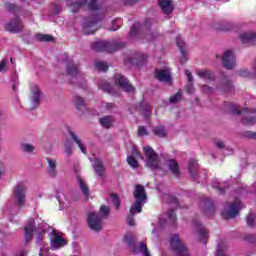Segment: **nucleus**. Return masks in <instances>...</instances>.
Here are the masks:
<instances>
[{"instance_id":"1","label":"nucleus","mask_w":256,"mask_h":256,"mask_svg":"<svg viewBox=\"0 0 256 256\" xmlns=\"http://www.w3.org/2000/svg\"><path fill=\"white\" fill-rule=\"evenodd\" d=\"M134 198L136 199L134 205L130 208V214L126 219V223L129 227H134L135 225V214L141 213L143 211V205L147 203V193H145V187L143 185L137 184L133 192Z\"/></svg>"},{"instance_id":"2","label":"nucleus","mask_w":256,"mask_h":256,"mask_svg":"<svg viewBox=\"0 0 256 256\" xmlns=\"http://www.w3.org/2000/svg\"><path fill=\"white\" fill-rule=\"evenodd\" d=\"M110 209L109 207L102 205L100 207V212H91L88 214V226L92 231L99 233L103 229V219L109 217Z\"/></svg>"},{"instance_id":"3","label":"nucleus","mask_w":256,"mask_h":256,"mask_svg":"<svg viewBox=\"0 0 256 256\" xmlns=\"http://www.w3.org/2000/svg\"><path fill=\"white\" fill-rule=\"evenodd\" d=\"M5 7L7 8V11L14 14V18L5 24V30L8 31V33H21L24 27L23 21H21V18L17 15V13L20 11L19 6L6 2Z\"/></svg>"},{"instance_id":"4","label":"nucleus","mask_w":256,"mask_h":256,"mask_svg":"<svg viewBox=\"0 0 256 256\" xmlns=\"http://www.w3.org/2000/svg\"><path fill=\"white\" fill-rule=\"evenodd\" d=\"M228 107L232 115H241L243 113L242 125H246L247 127L256 125V109L249 111V109L244 108L240 110L239 106L235 103H229Z\"/></svg>"},{"instance_id":"5","label":"nucleus","mask_w":256,"mask_h":256,"mask_svg":"<svg viewBox=\"0 0 256 256\" xmlns=\"http://www.w3.org/2000/svg\"><path fill=\"white\" fill-rule=\"evenodd\" d=\"M91 47L93 51H97V53H115V51H119V49H123V47H125V42L115 43L107 41H98L92 43Z\"/></svg>"},{"instance_id":"6","label":"nucleus","mask_w":256,"mask_h":256,"mask_svg":"<svg viewBox=\"0 0 256 256\" xmlns=\"http://www.w3.org/2000/svg\"><path fill=\"white\" fill-rule=\"evenodd\" d=\"M12 199L18 209L25 207V203H27V187L25 183L19 182L14 186Z\"/></svg>"},{"instance_id":"7","label":"nucleus","mask_w":256,"mask_h":256,"mask_svg":"<svg viewBox=\"0 0 256 256\" xmlns=\"http://www.w3.org/2000/svg\"><path fill=\"white\" fill-rule=\"evenodd\" d=\"M125 243H127L128 247H130L131 251L137 255V253H142L143 256H151L149 253V249L147 248V244L144 242H140L137 248V238L133 235H126L124 237Z\"/></svg>"},{"instance_id":"8","label":"nucleus","mask_w":256,"mask_h":256,"mask_svg":"<svg viewBox=\"0 0 256 256\" xmlns=\"http://www.w3.org/2000/svg\"><path fill=\"white\" fill-rule=\"evenodd\" d=\"M144 155L146 157V167L152 171L159 169V155L151 148V146H145L143 148Z\"/></svg>"},{"instance_id":"9","label":"nucleus","mask_w":256,"mask_h":256,"mask_svg":"<svg viewBox=\"0 0 256 256\" xmlns=\"http://www.w3.org/2000/svg\"><path fill=\"white\" fill-rule=\"evenodd\" d=\"M170 246L177 256H189L187 247L183 244V241L179 239V235L173 234L170 240Z\"/></svg>"},{"instance_id":"10","label":"nucleus","mask_w":256,"mask_h":256,"mask_svg":"<svg viewBox=\"0 0 256 256\" xmlns=\"http://www.w3.org/2000/svg\"><path fill=\"white\" fill-rule=\"evenodd\" d=\"M243 207L241 200L235 198V200L229 203V210L222 211L223 219H235L239 215V209Z\"/></svg>"},{"instance_id":"11","label":"nucleus","mask_w":256,"mask_h":256,"mask_svg":"<svg viewBox=\"0 0 256 256\" xmlns=\"http://www.w3.org/2000/svg\"><path fill=\"white\" fill-rule=\"evenodd\" d=\"M84 5H87L89 11H99L101 9V5L97 3V0H80L71 5L72 13H77L79 8L84 7Z\"/></svg>"},{"instance_id":"12","label":"nucleus","mask_w":256,"mask_h":256,"mask_svg":"<svg viewBox=\"0 0 256 256\" xmlns=\"http://www.w3.org/2000/svg\"><path fill=\"white\" fill-rule=\"evenodd\" d=\"M67 245V240L63 236L59 235L57 231H52V238L50 240V248L52 251H57V249H63Z\"/></svg>"},{"instance_id":"13","label":"nucleus","mask_w":256,"mask_h":256,"mask_svg":"<svg viewBox=\"0 0 256 256\" xmlns=\"http://www.w3.org/2000/svg\"><path fill=\"white\" fill-rule=\"evenodd\" d=\"M155 79L161 81L162 83H173V77L171 76V69H156L155 70Z\"/></svg>"},{"instance_id":"14","label":"nucleus","mask_w":256,"mask_h":256,"mask_svg":"<svg viewBox=\"0 0 256 256\" xmlns=\"http://www.w3.org/2000/svg\"><path fill=\"white\" fill-rule=\"evenodd\" d=\"M116 85H119L122 89H125L127 93H135V87L129 83V80L121 74L114 76Z\"/></svg>"},{"instance_id":"15","label":"nucleus","mask_w":256,"mask_h":256,"mask_svg":"<svg viewBox=\"0 0 256 256\" xmlns=\"http://www.w3.org/2000/svg\"><path fill=\"white\" fill-rule=\"evenodd\" d=\"M102 19L103 18L101 16L96 15L92 16L91 21H86L83 27L85 35H93L95 31H97L94 30L93 27H95V25H97Z\"/></svg>"},{"instance_id":"16","label":"nucleus","mask_w":256,"mask_h":256,"mask_svg":"<svg viewBox=\"0 0 256 256\" xmlns=\"http://www.w3.org/2000/svg\"><path fill=\"white\" fill-rule=\"evenodd\" d=\"M222 63L225 69L231 70L235 68V54H233V51L227 50L224 52L222 56Z\"/></svg>"},{"instance_id":"17","label":"nucleus","mask_w":256,"mask_h":256,"mask_svg":"<svg viewBox=\"0 0 256 256\" xmlns=\"http://www.w3.org/2000/svg\"><path fill=\"white\" fill-rule=\"evenodd\" d=\"M195 227L199 240L204 243V245H207V241L209 239V232L207 231V229H205V227H203V224L199 222L195 223Z\"/></svg>"},{"instance_id":"18","label":"nucleus","mask_w":256,"mask_h":256,"mask_svg":"<svg viewBox=\"0 0 256 256\" xmlns=\"http://www.w3.org/2000/svg\"><path fill=\"white\" fill-rule=\"evenodd\" d=\"M241 43L256 45V32H245L240 35Z\"/></svg>"},{"instance_id":"19","label":"nucleus","mask_w":256,"mask_h":256,"mask_svg":"<svg viewBox=\"0 0 256 256\" xmlns=\"http://www.w3.org/2000/svg\"><path fill=\"white\" fill-rule=\"evenodd\" d=\"M160 8L164 15H171L173 13V2L172 0H158Z\"/></svg>"},{"instance_id":"20","label":"nucleus","mask_w":256,"mask_h":256,"mask_svg":"<svg viewBox=\"0 0 256 256\" xmlns=\"http://www.w3.org/2000/svg\"><path fill=\"white\" fill-rule=\"evenodd\" d=\"M24 232H25V239L26 241H31L33 239V233H35V220L30 219L24 227Z\"/></svg>"},{"instance_id":"21","label":"nucleus","mask_w":256,"mask_h":256,"mask_svg":"<svg viewBox=\"0 0 256 256\" xmlns=\"http://www.w3.org/2000/svg\"><path fill=\"white\" fill-rule=\"evenodd\" d=\"M68 133H69L71 139L74 141V143H76V145H78L80 151L84 155H87V148L83 145V142L81 141V139H79V136H77V134H75V132L73 130H71V127H68Z\"/></svg>"},{"instance_id":"22","label":"nucleus","mask_w":256,"mask_h":256,"mask_svg":"<svg viewBox=\"0 0 256 256\" xmlns=\"http://www.w3.org/2000/svg\"><path fill=\"white\" fill-rule=\"evenodd\" d=\"M93 170L96 175H98V177H103V175H105V165L103 164V161H101V159H94Z\"/></svg>"},{"instance_id":"23","label":"nucleus","mask_w":256,"mask_h":256,"mask_svg":"<svg viewBox=\"0 0 256 256\" xmlns=\"http://www.w3.org/2000/svg\"><path fill=\"white\" fill-rule=\"evenodd\" d=\"M41 101V90L39 87L35 86L32 91V107L30 109H37L39 107V103Z\"/></svg>"},{"instance_id":"24","label":"nucleus","mask_w":256,"mask_h":256,"mask_svg":"<svg viewBox=\"0 0 256 256\" xmlns=\"http://www.w3.org/2000/svg\"><path fill=\"white\" fill-rule=\"evenodd\" d=\"M196 75H198L200 79H205L206 81H215V74L211 70L201 69L196 72Z\"/></svg>"},{"instance_id":"25","label":"nucleus","mask_w":256,"mask_h":256,"mask_svg":"<svg viewBox=\"0 0 256 256\" xmlns=\"http://www.w3.org/2000/svg\"><path fill=\"white\" fill-rule=\"evenodd\" d=\"M73 103H74L77 111H81L82 113H84V111H87V104L85 103V99H83V97L74 96Z\"/></svg>"},{"instance_id":"26","label":"nucleus","mask_w":256,"mask_h":256,"mask_svg":"<svg viewBox=\"0 0 256 256\" xmlns=\"http://www.w3.org/2000/svg\"><path fill=\"white\" fill-rule=\"evenodd\" d=\"M48 161V175L49 177L55 178L57 177V161L51 158L47 159Z\"/></svg>"},{"instance_id":"27","label":"nucleus","mask_w":256,"mask_h":256,"mask_svg":"<svg viewBox=\"0 0 256 256\" xmlns=\"http://www.w3.org/2000/svg\"><path fill=\"white\" fill-rule=\"evenodd\" d=\"M67 75L70 77H77L79 75V64H74L72 62H69L66 67Z\"/></svg>"},{"instance_id":"28","label":"nucleus","mask_w":256,"mask_h":256,"mask_svg":"<svg viewBox=\"0 0 256 256\" xmlns=\"http://www.w3.org/2000/svg\"><path fill=\"white\" fill-rule=\"evenodd\" d=\"M114 121L115 120L113 119V116H109V115L99 119V123L104 127V129H111V127H113Z\"/></svg>"},{"instance_id":"29","label":"nucleus","mask_w":256,"mask_h":256,"mask_svg":"<svg viewBox=\"0 0 256 256\" xmlns=\"http://www.w3.org/2000/svg\"><path fill=\"white\" fill-rule=\"evenodd\" d=\"M139 107H140V111H141L142 115H144V117L151 116V113L153 112V108L151 107V105H149V103L141 102L139 104Z\"/></svg>"},{"instance_id":"30","label":"nucleus","mask_w":256,"mask_h":256,"mask_svg":"<svg viewBox=\"0 0 256 256\" xmlns=\"http://www.w3.org/2000/svg\"><path fill=\"white\" fill-rule=\"evenodd\" d=\"M168 167L174 177H179V175H181V172L179 171V164L177 161H175V159L169 160Z\"/></svg>"},{"instance_id":"31","label":"nucleus","mask_w":256,"mask_h":256,"mask_svg":"<svg viewBox=\"0 0 256 256\" xmlns=\"http://www.w3.org/2000/svg\"><path fill=\"white\" fill-rule=\"evenodd\" d=\"M188 171H189L190 175H192L193 177H195V175H197V173L199 171V164L197 163V160L190 159V161L188 163Z\"/></svg>"},{"instance_id":"32","label":"nucleus","mask_w":256,"mask_h":256,"mask_svg":"<svg viewBox=\"0 0 256 256\" xmlns=\"http://www.w3.org/2000/svg\"><path fill=\"white\" fill-rule=\"evenodd\" d=\"M77 179H78L79 187H80L83 195L85 197H89V195H90L89 186L85 183V181H83V178L81 176H78Z\"/></svg>"},{"instance_id":"33","label":"nucleus","mask_w":256,"mask_h":256,"mask_svg":"<svg viewBox=\"0 0 256 256\" xmlns=\"http://www.w3.org/2000/svg\"><path fill=\"white\" fill-rule=\"evenodd\" d=\"M152 132L154 133V135H156V137H167V130H165V127L163 126L153 128Z\"/></svg>"},{"instance_id":"34","label":"nucleus","mask_w":256,"mask_h":256,"mask_svg":"<svg viewBox=\"0 0 256 256\" xmlns=\"http://www.w3.org/2000/svg\"><path fill=\"white\" fill-rule=\"evenodd\" d=\"M36 39L42 43H51L54 41L53 36L48 34H38L36 35Z\"/></svg>"},{"instance_id":"35","label":"nucleus","mask_w":256,"mask_h":256,"mask_svg":"<svg viewBox=\"0 0 256 256\" xmlns=\"http://www.w3.org/2000/svg\"><path fill=\"white\" fill-rule=\"evenodd\" d=\"M63 149L68 156L73 155V142L66 141L63 145Z\"/></svg>"},{"instance_id":"36","label":"nucleus","mask_w":256,"mask_h":256,"mask_svg":"<svg viewBox=\"0 0 256 256\" xmlns=\"http://www.w3.org/2000/svg\"><path fill=\"white\" fill-rule=\"evenodd\" d=\"M111 199H112V203L115 207V209L117 211H119L120 207H121V200H119V195L117 194H111L110 195Z\"/></svg>"},{"instance_id":"37","label":"nucleus","mask_w":256,"mask_h":256,"mask_svg":"<svg viewBox=\"0 0 256 256\" xmlns=\"http://www.w3.org/2000/svg\"><path fill=\"white\" fill-rule=\"evenodd\" d=\"M204 207H205L206 211H210L211 213H213V211H215V205H213V201L209 198H206L204 200Z\"/></svg>"},{"instance_id":"38","label":"nucleus","mask_w":256,"mask_h":256,"mask_svg":"<svg viewBox=\"0 0 256 256\" xmlns=\"http://www.w3.org/2000/svg\"><path fill=\"white\" fill-rule=\"evenodd\" d=\"M94 67L98 71H108L109 70V65H107V62H96L94 64Z\"/></svg>"},{"instance_id":"39","label":"nucleus","mask_w":256,"mask_h":256,"mask_svg":"<svg viewBox=\"0 0 256 256\" xmlns=\"http://www.w3.org/2000/svg\"><path fill=\"white\" fill-rule=\"evenodd\" d=\"M229 89H233V82L225 77L222 81V90L227 91Z\"/></svg>"},{"instance_id":"40","label":"nucleus","mask_w":256,"mask_h":256,"mask_svg":"<svg viewBox=\"0 0 256 256\" xmlns=\"http://www.w3.org/2000/svg\"><path fill=\"white\" fill-rule=\"evenodd\" d=\"M98 87L105 93H113V86H111L109 83L99 84Z\"/></svg>"},{"instance_id":"41","label":"nucleus","mask_w":256,"mask_h":256,"mask_svg":"<svg viewBox=\"0 0 256 256\" xmlns=\"http://www.w3.org/2000/svg\"><path fill=\"white\" fill-rule=\"evenodd\" d=\"M127 163L132 169H137V167H139V162L133 156L127 157Z\"/></svg>"},{"instance_id":"42","label":"nucleus","mask_w":256,"mask_h":256,"mask_svg":"<svg viewBox=\"0 0 256 256\" xmlns=\"http://www.w3.org/2000/svg\"><path fill=\"white\" fill-rule=\"evenodd\" d=\"M139 29H141V24L139 22H136L130 29V32H129L130 37H135Z\"/></svg>"},{"instance_id":"43","label":"nucleus","mask_w":256,"mask_h":256,"mask_svg":"<svg viewBox=\"0 0 256 256\" xmlns=\"http://www.w3.org/2000/svg\"><path fill=\"white\" fill-rule=\"evenodd\" d=\"M147 57V54H142L141 56L136 58V61L135 59L131 58L130 63H137V65H139V63H145V61H147Z\"/></svg>"},{"instance_id":"44","label":"nucleus","mask_w":256,"mask_h":256,"mask_svg":"<svg viewBox=\"0 0 256 256\" xmlns=\"http://www.w3.org/2000/svg\"><path fill=\"white\" fill-rule=\"evenodd\" d=\"M181 99H183V94L181 92H177L169 98V101L171 103H178V101H181Z\"/></svg>"},{"instance_id":"45","label":"nucleus","mask_w":256,"mask_h":256,"mask_svg":"<svg viewBox=\"0 0 256 256\" xmlns=\"http://www.w3.org/2000/svg\"><path fill=\"white\" fill-rule=\"evenodd\" d=\"M176 45L180 49V53H183V51H185V41H183L180 36L176 38Z\"/></svg>"},{"instance_id":"46","label":"nucleus","mask_w":256,"mask_h":256,"mask_svg":"<svg viewBox=\"0 0 256 256\" xmlns=\"http://www.w3.org/2000/svg\"><path fill=\"white\" fill-rule=\"evenodd\" d=\"M168 218L173 225L177 223V214L175 213V210L171 209L168 211Z\"/></svg>"},{"instance_id":"47","label":"nucleus","mask_w":256,"mask_h":256,"mask_svg":"<svg viewBox=\"0 0 256 256\" xmlns=\"http://www.w3.org/2000/svg\"><path fill=\"white\" fill-rule=\"evenodd\" d=\"M21 149L24 153H33L35 151V147L31 144H21Z\"/></svg>"},{"instance_id":"48","label":"nucleus","mask_w":256,"mask_h":256,"mask_svg":"<svg viewBox=\"0 0 256 256\" xmlns=\"http://www.w3.org/2000/svg\"><path fill=\"white\" fill-rule=\"evenodd\" d=\"M244 240L248 241V243H256V235L255 234H246L244 236Z\"/></svg>"},{"instance_id":"49","label":"nucleus","mask_w":256,"mask_h":256,"mask_svg":"<svg viewBox=\"0 0 256 256\" xmlns=\"http://www.w3.org/2000/svg\"><path fill=\"white\" fill-rule=\"evenodd\" d=\"M248 227H255V215L249 214L247 218Z\"/></svg>"},{"instance_id":"50","label":"nucleus","mask_w":256,"mask_h":256,"mask_svg":"<svg viewBox=\"0 0 256 256\" xmlns=\"http://www.w3.org/2000/svg\"><path fill=\"white\" fill-rule=\"evenodd\" d=\"M244 137H247V139H254L256 141V132L253 131H245L243 132Z\"/></svg>"},{"instance_id":"51","label":"nucleus","mask_w":256,"mask_h":256,"mask_svg":"<svg viewBox=\"0 0 256 256\" xmlns=\"http://www.w3.org/2000/svg\"><path fill=\"white\" fill-rule=\"evenodd\" d=\"M138 135L140 137H145L149 135V132H147V128H145V126H140V128L138 129Z\"/></svg>"},{"instance_id":"52","label":"nucleus","mask_w":256,"mask_h":256,"mask_svg":"<svg viewBox=\"0 0 256 256\" xmlns=\"http://www.w3.org/2000/svg\"><path fill=\"white\" fill-rule=\"evenodd\" d=\"M180 63H181V65H185V63H187V51L186 50H183V52H181Z\"/></svg>"},{"instance_id":"53","label":"nucleus","mask_w":256,"mask_h":256,"mask_svg":"<svg viewBox=\"0 0 256 256\" xmlns=\"http://www.w3.org/2000/svg\"><path fill=\"white\" fill-rule=\"evenodd\" d=\"M116 23H121V19H116L112 21V29L111 31H117V29H120L121 25L118 24V26H115Z\"/></svg>"},{"instance_id":"54","label":"nucleus","mask_w":256,"mask_h":256,"mask_svg":"<svg viewBox=\"0 0 256 256\" xmlns=\"http://www.w3.org/2000/svg\"><path fill=\"white\" fill-rule=\"evenodd\" d=\"M186 91L189 94L195 92V88L193 87V82H188V84L186 85Z\"/></svg>"},{"instance_id":"55","label":"nucleus","mask_w":256,"mask_h":256,"mask_svg":"<svg viewBox=\"0 0 256 256\" xmlns=\"http://www.w3.org/2000/svg\"><path fill=\"white\" fill-rule=\"evenodd\" d=\"M155 37H157V34H153L152 32H148L144 39H146V41H153V39H155Z\"/></svg>"},{"instance_id":"56","label":"nucleus","mask_w":256,"mask_h":256,"mask_svg":"<svg viewBox=\"0 0 256 256\" xmlns=\"http://www.w3.org/2000/svg\"><path fill=\"white\" fill-rule=\"evenodd\" d=\"M185 75L188 79V83H193V74L189 70L185 71Z\"/></svg>"},{"instance_id":"57","label":"nucleus","mask_w":256,"mask_h":256,"mask_svg":"<svg viewBox=\"0 0 256 256\" xmlns=\"http://www.w3.org/2000/svg\"><path fill=\"white\" fill-rule=\"evenodd\" d=\"M239 75L240 77H251V73L247 70H240Z\"/></svg>"},{"instance_id":"58","label":"nucleus","mask_w":256,"mask_h":256,"mask_svg":"<svg viewBox=\"0 0 256 256\" xmlns=\"http://www.w3.org/2000/svg\"><path fill=\"white\" fill-rule=\"evenodd\" d=\"M233 29V24L227 23L225 27L222 28V31H231Z\"/></svg>"},{"instance_id":"59","label":"nucleus","mask_w":256,"mask_h":256,"mask_svg":"<svg viewBox=\"0 0 256 256\" xmlns=\"http://www.w3.org/2000/svg\"><path fill=\"white\" fill-rule=\"evenodd\" d=\"M139 0H124V5H135Z\"/></svg>"},{"instance_id":"60","label":"nucleus","mask_w":256,"mask_h":256,"mask_svg":"<svg viewBox=\"0 0 256 256\" xmlns=\"http://www.w3.org/2000/svg\"><path fill=\"white\" fill-rule=\"evenodd\" d=\"M5 67H7V61L2 60L0 62V73H1V71H3V69H5Z\"/></svg>"},{"instance_id":"61","label":"nucleus","mask_w":256,"mask_h":256,"mask_svg":"<svg viewBox=\"0 0 256 256\" xmlns=\"http://www.w3.org/2000/svg\"><path fill=\"white\" fill-rule=\"evenodd\" d=\"M216 146L218 147V149H224L225 144L221 141H218V142H216Z\"/></svg>"},{"instance_id":"62","label":"nucleus","mask_w":256,"mask_h":256,"mask_svg":"<svg viewBox=\"0 0 256 256\" xmlns=\"http://www.w3.org/2000/svg\"><path fill=\"white\" fill-rule=\"evenodd\" d=\"M203 90H204V91H208V93H213V88H211V87H209V86H207V85H204V86H203Z\"/></svg>"},{"instance_id":"63","label":"nucleus","mask_w":256,"mask_h":256,"mask_svg":"<svg viewBox=\"0 0 256 256\" xmlns=\"http://www.w3.org/2000/svg\"><path fill=\"white\" fill-rule=\"evenodd\" d=\"M16 81H17V78H13V85H12L13 91H17V83H15Z\"/></svg>"},{"instance_id":"64","label":"nucleus","mask_w":256,"mask_h":256,"mask_svg":"<svg viewBox=\"0 0 256 256\" xmlns=\"http://www.w3.org/2000/svg\"><path fill=\"white\" fill-rule=\"evenodd\" d=\"M105 107H106L108 110H111V109H113V107H115V104H113V103H106Z\"/></svg>"}]
</instances>
